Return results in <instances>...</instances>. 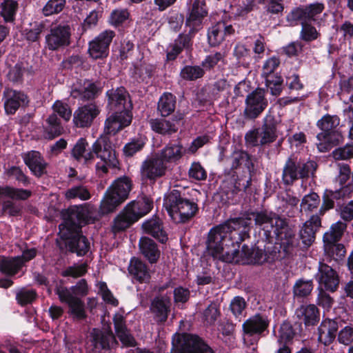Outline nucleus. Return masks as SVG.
Returning a JSON list of instances; mask_svg holds the SVG:
<instances>
[{
	"label": "nucleus",
	"instance_id": "obj_1",
	"mask_svg": "<svg viewBox=\"0 0 353 353\" xmlns=\"http://www.w3.org/2000/svg\"><path fill=\"white\" fill-rule=\"evenodd\" d=\"M250 221L243 217L236 218L212 228L207 241L208 253L222 261H239L236 247L239 248V241H242L243 238L241 233L238 234V240L234 243L232 241V233L236 230L245 233Z\"/></svg>",
	"mask_w": 353,
	"mask_h": 353
},
{
	"label": "nucleus",
	"instance_id": "obj_2",
	"mask_svg": "<svg viewBox=\"0 0 353 353\" xmlns=\"http://www.w3.org/2000/svg\"><path fill=\"white\" fill-rule=\"evenodd\" d=\"M93 208L86 205H74L64 214V221L59 225V236L65 240V245L72 252L82 256L90 248L88 239L80 234L82 224L94 221Z\"/></svg>",
	"mask_w": 353,
	"mask_h": 353
},
{
	"label": "nucleus",
	"instance_id": "obj_3",
	"mask_svg": "<svg viewBox=\"0 0 353 353\" xmlns=\"http://www.w3.org/2000/svg\"><path fill=\"white\" fill-rule=\"evenodd\" d=\"M254 220L255 223L266 232H270L273 230L281 249L286 255L292 253L297 245V241L295 231L288 225L285 219L272 212H261L255 214Z\"/></svg>",
	"mask_w": 353,
	"mask_h": 353
},
{
	"label": "nucleus",
	"instance_id": "obj_4",
	"mask_svg": "<svg viewBox=\"0 0 353 353\" xmlns=\"http://www.w3.org/2000/svg\"><path fill=\"white\" fill-rule=\"evenodd\" d=\"M163 207L171 219L176 223L190 221L197 212V205L187 199L181 197L178 190H174L165 196Z\"/></svg>",
	"mask_w": 353,
	"mask_h": 353
},
{
	"label": "nucleus",
	"instance_id": "obj_5",
	"mask_svg": "<svg viewBox=\"0 0 353 353\" xmlns=\"http://www.w3.org/2000/svg\"><path fill=\"white\" fill-rule=\"evenodd\" d=\"M132 182L126 176L116 179L106 190L101 201L100 210L102 214L114 211L129 196Z\"/></svg>",
	"mask_w": 353,
	"mask_h": 353
},
{
	"label": "nucleus",
	"instance_id": "obj_6",
	"mask_svg": "<svg viewBox=\"0 0 353 353\" xmlns=\"http://www.w3.org/2000/svg\"><path fill=\"white\" fill-rule=\"evenodd\" d=\"M52 108L53 112L46 119V125L44 127L45 136L50 139L59 136L63 132L57 114L65 121H68L72 116V110L69 105L61 101H56Z\"/></svg>",
	"mask_w": 353,
	"mask_h": 353
},
{
	"label": "nucleus",
	"instance_id": "obj_7",
	"mask_svg": "<svg viewBox=\"0 0 353 353\" xmlns=\"http://www.w3.org/2000/svg\"><path fill=\"white\" fill-rule=\"evenodd\" d=\"M171 353H213L199 337L188 334H175Z\"/></svg>",
	"mask_w": 353,
	"mask_h": 353
},
{
	"label": "nucleus",
	"instance_id": "obj_8",
	"mask_svg": "<svg viewBox=\"0 0 353 353\" xmlns=\"http://www.w3.org/2000/svg\"><path fill=\"white\" fill-rule=\"evenodd\" d=\"M325 9L322 3L316 2L305 6L297 7L291 10L287 15L286 19L290 26H296L299 21L310 22L313 21L320 26L319 17Z\"/></svg>",
	"mask_w": 353,
	"mask_h": 353
},
{
	"label": "nucleus",
	"instance_id": "obj_9",
	"mask_svg": "<svg viewBox=\"0 0 353 353\" xmlns=\"http://www.w3.org/2000/svg\"><path fill=\"white\" fill-rule=\"evenodd\" d=\"M268 105L263 89H256L250 93L245 101L244 116L246 119H254L265 110Z\"/></svg>",
	"mask_w": 353,
	"mask_h": 353
},
{
	"label": "nucleus",
	"instance_id": "obj_10",
	"mask_svg": "<svg viewBox=\"0 0 353 353\" xmlns=\"http://www.w3.org/2000/svg\"><path fill=\"white\" fill-rule=\"evenodd\" d=\"M166 163L157 153L148 157L141 165L140 171L143 179L154 181L163 176L167 171Z\"/></svg>",
	"mask_w": 353,
	"mask_h": 353
},
{
	"label": "nucleus",
	"instance_id": "obj_11",
	"mask_svg": "<svg viewBox=\"0 0 353 353\" xmlns=\"http://www.w3.org/2000/svg\"><path fill=\"white\" fill-rule=\"evenodd\" d=\"M57 294L62 303L68 304V313L76 320H82L86 317L85 304L79 297L66 288L59 287L57 290Z\"/></svg>",
	"mask_w": 353,
	"mask_h": 353
},
{
	"label": "nucleus",
	"instance_id": "obj_12",
	"mask_svg": "<svg viewBox=\"0 0 353 353\" xmlns=\"http://www.w3.org/2000/svg\"><path fill=\"white\" fill-rule=\"evenodd\" d=\"M115 36L114 31L105 30L89 43L88 52L94 59L106 57L109 53L110 45Z\"/></svg>",
	"mask_w": 353,
	"mask_h": 353
},
{
	"label": "nucleus",
	"instance_id": "obj_13",
	"mask_svg": "<svg viewBox=\"0 0 353 353\" xmlns=\"http://www.w3.org/2000/svg\"><path fill=\"white\" fill-rule=\"evenodd\" d=\"M71 29L68 25H59L51 29L46 37L47 47L50 50H56L70 43Z\"/></svg>",
	"mask_w": 353,
	"mask_h": 353
},
{
	"label": "nucleus",
	"instance_id": "obj_14",
	"mask_svg": "<svg viewBox=\"0 0 353 353\" xmlns=\"http://www.w3.org/2000/svg\"><path fill=\"white\" fill-rule=\"evenodd\" d=\"M108 108L110 112L130 111L132 105L128 101V94L123 87L109 90L106 92Z\"/></svg>",
	"mask_w": 353,
	"mask_h": 353
},
{
	"label": "nucleus",
	"instance_id": "obj_15",
	"mask_svg": "<svg viewBox=\"0 0 353 353\" xmlns=\"http://www.w3.org/2000/svg\"><path fill=\"white\" fill-rule=\"evenodd\" d=\"M90 334L92 353H99L101 350H110L117 343L110 327L103 330L93 329Z\"/></svg>",
	"mask_w": 353,
	"mask_h": 353
},
{
	"label": "nucleus",
	"instance_id": "obj_16",
	"mask_svg": "<svg viewBox=\"0 0 353 353\" xmlns=\"http://www.w3.org/2000/svg\"><path fill=\"white\" fill-rule=\"evenodd\" d=\"M130 111L110 112L104 123V132L107 134H115L132 121Z\"/></svg>",
	"mask_w": 353,
	"mask_h": 353
},
{
	"label": "nucleus",
	"instance_id": "obj_17",
	"mask_svg": "<svg viewBox=\"0 0 353 353\" xmlns=\"http://www.w3.org/2000/svg\"><path fill=\"white\" fill-rule=\"evenodd\" d=\"M101 110L95 103H88L79 108L74 113L73 122L77 127L85 128L91 125L93 120Z\"/></svg>",
	"mask_w": 353,
	"mask_h": 353
},
{
	"label": "nucleus",
	"instance_id": "obj_18",
	"mask_svg": "<svg viewBox=\"0 0 353 353\" xmlns=\"http://www.w3.org/2000/svg\"><path fill=\"white\" fill-rule=\"evenodd\" d=\"M316 279L321 289L324 288L326 290L334 292L339 285V278L336 272L330 266L323 263H319Z\"/></svg>",
	"mask_w": 353,
	"mask_h": 353
},
{
	"label": "nucleus",
	"instance_id": "obj_19",
	"mask_svg": "<svg viewBox=\"0 0 353 353\" xmlns=\"http://www.w3.org/2000/svg\"><path fill=\"white\" fill-rule=\"evenodd\" d=\"M93 154H96L101 161L108 162V163L117 166L118 160L116 157L115 151L112 149L111 143L105 137L98 139L92 145Z\"/></svg>",
	"mask_w": 353,
	"mask_h": 353
},
{
	"label": "nucleus",
	"instance_id": "obj_20",
	"mask_svg": "<svg viewBox=\"0 0 353 353\" xmlns=\"http://www.w3.org/2000/svg\"><path fill=\"white\" fill-rule=\"evenodd\" d=\"M99 91V88L91 81L80 80L73 84L70 95L74 99L85 101L94 99Z\"/></svg>",
	"mask_w": 353,
	"mask_h": 353
},
{
	"label": "nucleus",
	"instance_id": "obj_21",
	"mask_svg": "<svg viewBox=\"0 0 353 353\" xmlns=\"http://www.w3.org/2000/svg\"><path fill=\"white\" fill-rule=\"evenodd\" d=\"M269 321L266 316L256 314L246 320L243 324L245 332L244 341L252 335H260L268 327Z\"/></svg>",
	"mask_w": 353,
	"mask_h": 353
},
{
	"label": "nucleus",
	"instance_id": "obj_22",
	"mask_svg": "<svg viewBox=\"0 0 353 353\" xmlns=\"http://www.w3.org/2000/svg\"><path fill=\"white\" fill-rule=\"evenodd\" d=\"M3 96L5 111L9 114H14L21 105L28 103V97L24 93L12 89H6Z\"/></svg>",
	"mask_w": 353,
	"mask_h": 353
},
{
	"label": "nucleus",
	"instance_id": "obj_23",
	"mask_svg": "<svg viewBox=\"0 0 353 353\" xmlns=\"http://www.w3.org/2000/svg\"><path fill=\"white\" fill-rule=\"evenodd\" d=\"M234 30L232 25L224 21H219L208 30V39L210 46H216L221 44L228 37L232 34Z\"/></svg>",
	"mask_w": 353,
	"mask_h": 353
},
{
	"label": "nucleus",
	"instance_id": "obj_24",
	"mask_svg": "<svg viewBox=\"0 0 353 353\" xmlns=\"http://www.w3.org/2000/svg\"><path fill=\"white\" fill-rule=\"evenodd\" d=\"M277 121L271 113H268L263 119V124L258 128L260 138V145L272 143L276 138Z\"/></svg>",
	"mask_w": 353,
	"mask_h": 353
},
{
	"label": "nucleus",
	"instance_id": "obj_25",
	"mask_svg": "<svg viewBox=\"0 0 353 353\" xmlns=\"http://www.w3.org/2000/svg\"><path fill=\"white\" fill-rule=\"evenodd\" d=\"M239 253H236L239 261H225L226 263H262L266 260V254L262 249L254 248L250 249L248 245H243L241 251L238 250Z\"/></svg>",
	"mask_w": 353,
	"mask_h": 353
},
{
	"label": "nucleus",
	"instance_id": "obj_26",
	"mask_svg": "<svg viewBox=\"0 0 353 353\" xmlns=\"http://www.w3.org/2000/svg\"><path fill=\"white\" fill-rule=\"evenodd\" d=\"M207 10L205 0H195L189 17L186 20V25L190 28V31L196 30L200 26L203 18L206 16Z\"/></svg>",
	"mask_w": 353,
	"mask_h": 353
},
{
	"label": "nucleus",
	"instance_id": "obj_27",
	"mask_svg": "<svg viewBox=\"0 0 353 353\" xmlns=\"http://www.w3.org/2000/svg\"><path fill=\"white\" fill-rule=\"evenodd\" d=\"M295 315L305 326L316 325L320 318L319 310L314 304L301 305L296 310Z\"/></svg>",
	"mask_w": 353,
	"mask_h": 353
},
{
	"label": "nucleus",
	"instance_id": "obj_28",
	"mask_svg": "<svg viewBox=\"0 0 353 353\" xmlns=\"http://www.w3.org/2000/svg\"><path fill=\"white\" fill-rule=\"evenodd\" d=\"M338 329L337 323L332 319H324L318 327V341L325 345L332 343Z\"/></svg>",
	"mask_w": 353,
	"mask_h": 353
},
{
	"label": "nucleus",
	"instance_id": "obj_29",
	"mask_svg": "<svg viewBox=\"0 0 353 353\" xmlns=\"http://www.w3.org/2000/svg\"><path fill=\"white\" fill-rule=\"evenodd\" d=\"M113 321L115 332L122 344L124 346H134L135 339L126 327L124 316L117 313L114 316Z\"/></svg>",
	"mask_w": 353,
	"mask_h": 353
},
{
	"label": "nucleus",
	"instance_id": "obj_30",
	"mask_svg": "<svg viewBox=\"0 0 353 353\" xmlns=\"http://www.w3.org/2000/svg\"><path fill=\"white\" fill-rule=\"evenodd\" d=\"M318 143L317 148L319 152H324L329 150L332 146L341 143L343 137L338 130H333L329 133H319L316 136Z\"/></svg>",
	"mask_w": 353,
	"mask_h": 353
},
{
	"label": "nucleus",
	"instance_id": "obj_31",
	"mask_svg": "<svg viewBox=\"0 0 353 353\" xmlns=\"http://www.w3.org/2000/svg\"><path fill=\"white\" fill-rule=\"evenodd\" d=\"M25 163L36 176H41L46 170V163L37 151H30L23 155Z\"/></svg>",
	"mask_w": 353,
	"mask_h": 353
},
{
	"label": "nucleus",
	"instance_id": "obj_32",
	"mask_svg": "<svg viewBox=\"0 0 353 353\" xmlns=\"http://www.w3.org/2000/svg\"><path fill=\"white\" fill-rule=\"evenodd\" d=\"M170 300L166 296H157L152 301L150 310L158 322H164L168 318Z\"/></svg>",
	"mask_w": 353,
	"mask_h": 353
},
{
	"label": "nucleus",
	"instance_id": "obj_33",
	"mask_svg": "<svg viewBox=\"0 0 353 353\" xmlns=\"http://www.w3.org/2000/svg\"><path fill=\"white\" fill-rule=\"evenodd\" d=\"M153 202L148 197H142L133 201L126 205V210L135 216L137 221L147 214L152 208Z\"/></svg>",
	"mask_w": 353,
	"mask_h": 353
},
{
	"label": "nucleus",
	"instance_id": "obj_34",
	"mask_svg": "<svg viewBox=\"0 0 353 353\" xmlns=\"http://www.w3.org/2000/svg\"><path fill=\"white\" fill-rule=\"evenodd\" d=\"M321 225L319 216L313 215L305 221L300 230V236L305 245H310L314 240V234Z\"/></svg>",
	"mask_w": 353,
	"mask_h": 353
},
{
	"label": "nucleus",
	"instance_id": "obj_35",
	"mask_svg": "<svg viewBox=\"0 0 353 353\" xmlns=\"http://www.w3.org/2000/svg\"><path fill=\"white\" fill-rule=\"evenodd\" d=\"M185 150L183 145L179 143H169L157 153L163 161L167 163H176L185 154Z\"/></svg>",
	"mask_w": 353,
	"mask_h": 353
},
{
	"label": "nucleus",
	"instance_id": "obj_36",
	"mask_svg": "<svg viewBox=\"0 0 353 353\" xmlns=\"http://www.w3.org/2000/svg\"><path fill=\"white\" fill-rule=\"evenodd\" d=\"M128 271L133 279L140 283L148 282L150 279V272L145 264L137 259L133 258L130 260Z\"/></svg>",
	"mask_w": 353,
	"mask_h": 353
},
{
	"label": "nucleus",
	"instance_id": "obj_37",
	"mask_svg": "<svg viewBox=\"0 0 353 353\" xmlns=\"http://www.w3.org/2000/svg\"><path fill=\"white\" fill-rule=\"evenodd\" d=\"M143 228L146 233L151 234L161 243H163L168 240L167 234L163 230L161 221L159 218L145 221L143 224Z\"/></svg>",
	"mask_w": 353,
	"mask_h": 353
},
{
	"label": "nucleus",
	"instance_id": "obj_38",
	"mask_svg": "<svg viewBox=\"0 0 353 353\" xmlns=\"http://www.w3.org/2000/svg\"><path fill=\"white\" fill-rule=\"evenodd\" d=\"M23 267L20 256L5 257L0 256V272L8 276H13Z\"/></svg>",
	"mask_w": 353,
	"mask_h": 353
},
{
	"label": "nucleus",
	"instance_id": "obj_39",
	"mask_svg": "<svg viewBox=\"0 0 353 353\" xmlns=\"http://www.w3.org/2000/svg\"><path fill=\"white\" fill-rule=\"evenodd\" d=\"M141 253L151 263H155L159 257L160 252L153 240L148 237H142L139 241Z\"/></svg>",
	"mask_w": 353,
	"mask_h": 353
},
{
	"label": "nucleus",
	"instance_id": "obj_40",
	"mask_svg": "<svg viewBox=\"0 0 353 353\" xmlns=\"http://www.w3.org/2000/svg\"><path fill=\"white\" fill-rule=\"evenodd\" d=\"M88 145L85 139H79L72 150V157L77 161L85 163L93 160L94 154L87 149Z\"/></svg>",
	"mask_w": 353,
	"mask_h": 353
},
{
	"label": "nucleus",
	"instance_id": "obj_41",
	"mask_svg": "<svg viewBox=\"0 0 353 353\" xmlns=\"http://www.w3.org/2000/svg\"><path fill=\"white\" fill-rule=\"evenodd\" d=\"M191 45V37L188 34H179L174 43L168 49V59H175L183 48H188Z\"/></svg>",
	"mask_w": 353,
	"mask_h": 353
},
{
	"label": "nucleus",
	"instance_id": "obj_42",
	"mask_svg": "<svg viewBox=\"0 0 353 353\" xmlns=\"http://www.w3.org/2000/svg\"><path fill=\"white\" fill-rule=\"evenodd\" d=\"M136 221L135 216L126 210L125 206L114 219L112 230L114 233L125 230Z\"/></svg>",
	"mask_w": 353,
	"mask_h": 353
},
{
	"label": "nucleus",
	"instance_id": "obj_43",
	"mask_svg": "<svg viewBox=\"0 0 353 353\" xmlns=\"http://www.w3.org/2000/svg\"><path fill=\"white\" fill-rule=\"evenodd\" d=\"M240 191L239 184L234 180L225 181L220 188V196L223 203H230Z\"/></svg>",
	"mask_w": 353,
	"mask_h": 353
},
{
	"label": "nucleus",
	"instance_id": "obj_44",
	"mask_svg": "<svg viewBox=\"0 0 353 353\" xmlns=\"http://www.w3.org/2000/svg\"><path fill=\"white\" fill-rule=\"evenodd\" d=\"M153 131L162 134H171L177 131L176 125L164 119H154L150 121Z\"/></svg>",
	"mask_w": 353,
	"mask_h": 353
},
{
	"label": "nucleus",
	"instance_id": "obj_45",
	"mask_svg": "<svg viewBox=\"0 0 353 353\" xmlns=\"http://www.w3.org/2000/svg\"><path fill=\"white\" fill-rule=\"evenodd\" d=\"M176 98L171 93H164L159 99L158 110L162 117H167L175 109Z\"/></svg>",
	"mask_w": 353,
	"mask_h": 353
},
{
	"label": "nucleus",
	"instance_id": "obj_46",
	"mask_svg": "<svg viewBox=\"0 0 353 353\" xmlns=\"http://www.w3.org/2000/svg\"><path fill=\"white\" fill-rule=\"evenodd\" d=\"M299 177V164H296L292 159H288L283 170L282 178L284 183L292 184Z\"/></svg>",
	"mask_w": 353,
	"mask_h": 353
},
{
	"label": "nucleus",
	"instance_id": "obj_47",
	"mask_svg": "<svg viewBox=\"0 0 353 353\" xmlns=\"http://www.w3.org/2000/svg\"><path fill=\"white\" fill-rule=\"evenodd\" d=\"M345 228L346 224L340 221L332 224L330 231L325 233L323 242L336 243L341 239Z\"/></svg>",
	"mask_w": 353,
	"mask_h": 353
},
{
	"label": "nucleus",
	"instance_id": "obj_48",
	"mask_svg": "<svg viewBox=\"0 0 353 353\" xmlns=\"http://www.w3.org/2000/svg\"><path fill=\"white\" fill-rule=\"evenodd\" d=\"M299 22H301L302 26L299 36L300 39L306 42H310L319 37V32L310 22L305 21H299Z\"/></svg>",
	"mask_w": 353,
	"mask_h": 353
},
{
	"label": "nucleus",
	"instance_id": "obj_49",
	"mask_svg": "<svg viewBox=\"0 0 353 353\" xmlns=\"http://www.w3.org/2000/svg\"><path fill=\"white\" fill-rule=\"evenodd\" d=\"M339 118L336 115H325L317 122L318 127L323 131V133H329L339 126Z\"/></svg>",
	"mask_w": 353,
	"mask_h": 353
},
{
	"label": "nucleus",
	"instance_id": "obj_50",
	"mask_svg": "<svg viewBox=\"0 0 353 353\" xmlns=\"http://www.w3.org/2000/svg\"><path fill=\"white\" fill-rule=\"evenodd\" d=\"M320 204V198L315 192L305 195L301 203V210L306 213L313 212Z\"/></svg>",
	"mask_w": 353,
	"mask_h": 353
},
{
	"label": "nucleus",
	"instance_id": "obj_51",
	"mask_svg": "<svg viewBox=\"0 0 353 353\" xmlns=\"http://www.w3.org/2000/svg\"><path fill=\"white\" fill-rule=\"evenodd\" d=\"M18 4L14 0H5L1 3V15L6 22H12L14 19V15L17 9Z\"/></svg>",
	"mask_w": 353,
	"mask_h": 353
},
{
	"label": "nucleus",
	"instance_id": "obj_52",
	"mask_svg": "<svg viewBox=\"0 0 353 353\" xmlns=\"http://www.w3.org/2000/svg\"><path fill=\"white\" fill-rule=\"evenodd\" d=\"M65 197L68 199H79L80 200H88L90 197L88 190L83 185L73 186L65 192Z\"/></svg>",
	"mask_w": 353,
	"mask_h": 353
},
{
	"label": "nucleus",
	"instance_id": "obj_53",
	"mask_svg": "<svg viewBox=\"0 0 353 353\" xmlns=\"http://www.w3.org/2000/svg\"><path fill=\"white\" fill-rule=\"evenodd\" d=\"M313 289V284L311 280H298L294 287L293 293L295 296L305 297L308 296Z\"/></svg>",
	"mask_w": 353,
	"mask_h": 353
},
{
	"label": "nucleus",
	"instance_id": "obj_54",
	"mask_svg": "<svg viewBox=\"0 0 353 353\" xmlns=\"http://www.w3.org/2000/svg\"><path fill=\"white\" fill-rule=\"evenodd\" d=\"M0 194H3L14 199H26L31 195V192L23 189H17L8 186L0 188Z\"/></svg>",
	"mask_w": 353,
	"mask_h": 353
},
{
	"label": "nucleus",
	"instance_id": "obj_55",
	"mask_svg": "<svg viewBox=\"0 0 353 353\" xmlns=\"http://www.w3.org/2000/svg\"><path fill=\"white\" fill-rule=\"evenodd\" d=\"M324 250L327 254L336 261L343 257L345 254L343 245L336 243L324 242Z\"/></svg>",
	"mask_w": 353,
	"mask_h": 353
},
{
	"label": "nucleus",
	"instance_id": "obj_56",
	"mask_svg": "<svg viewBox=\"0 0 353 353\" xmlns=\"http://www.w3.org/2000/svg\"><path fill=\"white\" fill-rule=\"evenodd\" d=\"M265 84L268 88L270 90L272 95L278 96L282 91L283 79L281 76L275 74L268 76L265 78Z\"/></svg>",
	"mask_w": 353,
	"mask_h": 353
},
{
	"label": "nucleus",
	"instance_id": "obj_57",
	"mask_svg": "<svg viewBox=\"0 0 353 353\" xmlns=\"http://www.w3.org/2000/svg\"><path fill=\"white\" fill-rule=\"evenodd\" d=\"M203 74L204 71L200 66L186 65L181 71V77L190 81L201 78Z\"/></svg>",
	"mask_w": 353,
	"mask_h": 353
},
{
	"label": "nucleus",
	"instance_id": "obj_58",
	"mask_svg": "<svg viewBox=\"0 0 353 353\" xmlns=\"http://www.w3.org/2000/svg\"><path fill=\"white\" fill-rule=\"evenodd\" d=\"M234 55L243 65H248L251 60L250 49L242 43L236 45L234 49Z\"/></svg>",
	"mask_w": 353,
	"mask_h": 353
},
{
	"label": "nucleus",
	"instance_id": "obj_59",
	"mask_svg": "<svg viewBox=\"0 0 353 353\" xmlns=\"http://www.w3.org/2000/svg\"><path fill=\"white\" fill-rule=\"evenodd\" d=\"M299 178L307 179L314 176L317 168V164L314 161H308L305 163H299Z\"/></svg>",
	"mask_w": 353,
	"mask_h": 353
},
{
	"label": "nucleus",
	"instance_id": "obj_60",
	"mask_svg": "<svg viewBox=\"0 0 353 353\" xmlns=\"http://www.w3.org/2000/svg\"><path fill=\"white\" fill-rule=\"evenodd\" d=\"M65 5V0H49L43 8L46 16L57 14L62 11Z\"/></svg>",
	"mask_w": 353,
	"mask_h": 353
},
{
	"label": "nucleus",
	"instance_id": "obj_61",
	"mask_svg": "<svg viewBox=\"0 0 353 353\" xmlns=\"http://www.w3.org/2000/svg\"><path fill=\"white\" fill-rule=\"evenodd\" d=\"M87 272V264L83 263L81 264H74L69 266L62 272L63 276H72L77 278L84 275Z\"/></svg>",
	"mask_w": 353,
	"mask_h": 353
},
{
	"label": "nucleus",
	"instance_id": "obj_62",
	"mask_svg": "<svg viewBox=\"0 0 353 353\" xmlns=\"http://www.w3.org/2000/svg\"><path fill=\"white\" fill-rule=\"evenodd\" d=\"M35 298L36 292L32 289L22 288L16 294V299L21 305L32 303Z\"/></svg>",
	"mask_w": 353,
	"mask_h": 353
},
{
	"label": "nucleus",
	"instance_id": "obj_63",
	"mask_svg": "<svg viewBox=\"0 0 353 353\" xmlns=\"http://www.w3.org/2000/svg\"><path fill=\"white\" fill-rule=\"evenodd\" d=\"M219 314L218 305L212 303L203 312V319L208 324L212 325L215 323Z\"/></svg>",
	"mask_w": 353,
	"mask_h": 353
},
{
	"label": "nucleus",
	"instance_id": "obj_64",
	"mask_svg": "<svg viewBox=\"0 0 353 353\" xmlns=\"http://www.w3.org/2000/svg\"><path fill=\"white\" fill-rule=\"evenodd\" d=\"M145 141L142 139H133L125 145L123 150L126 157H132L135 153L142 150Z\"/></svg>",
	"mask_w": 353,
	"mask_h": 353
}]
</instances>
